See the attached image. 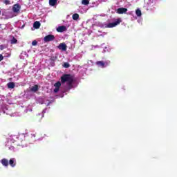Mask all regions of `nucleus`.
<instances>
[{"label": "nucleus", "instance_id": "obj_7", "mask_svg": "<svg viewBox=\"0 0 177 177\" xmlns=\"http://www.w3.org/2000/svg\"><path fill=\"white\" fill-rule=\"evenodd\" d=\"M127 12H128V9L125 8H120L117 10L118 15H124V13H127Z\"/></svg>", "mask_w": 177, "mask_h": 177}, {"label": "nucleus", "instance_id": "obj_15", "mask_svg": "<svg viewBox=\"0 0 177 177\" xmlns=\"http://www.w3.org/2000/svg\"><path fill=\"white\" fill-rule=\"evenodd\" d=\"M57 3V0H49V5L50 6H55Z\"/></svg>", "mask_w": 177, "mask_h": 177}, {"label": "nucleus", "instance_id": "obj_5", "mask_svg": "<svg viewBox=\"0 0 177 177\" xmlns=\"http://www.w3.org/2000/svg\"><path fill=\"white\" fill-rule=\"evenodd\" d=\"M95 64L98 66V67H102V68H104V67H107L109 66V62H104L103 61H97Z\"/></svg>", "mask_w": 177, "mask_h": 177}, {"label": "nucleus", "instance_id": "obj_6", "mask_svg": "<svg viewBox=\"0 0 177 177\" xmlns=\"http://www.w3.org/2000/svg\"><path fill=\"white\" fill-rule=\"evenodd\" d=\"M57 48H58V49H59V50H63L64 52L67 50V45L65 44V43L59 44V45L57 46Z\"/></svg>", "mask_w": 177, "mask_h": 177}, {"label": "nucleus", "instance_id": "obj_28", "mask_svg": "<svg viewBox=\"0 0 177 177\" xmlns=\"http://www.w3.org/2000/svg\"><path fill=\"white\" fill-rule=\"evenodd\" d=\"M24 27H26V25L24 24L22 26H21V28H24Z\"/></svg>", "mask_w": 177, "mask_h": 177}, {"label": "nucleus", "instance_id": "obj_1", "mask_svg": "<svg viewBox=\"0 0 177 177\" xmlns=\"http://www.w3.org/2000/svg\"><path fill=\"white\" fill-rule=\"evenodd\" d=\"M61 82L62 84H66V82L68 86H71L74 82V77L70 74H64L61 77Z\"/></svg>", "mask_w": 177, "mask_h": 177}, {"label": "nucleus", "instance_id": "obj_12", "mask_svg": "<svg viewBox=\"0 0 177 177\" xmlns=\"http://www.w3.org/2000/svg\"><path fill=\"white\" fill-rule=\"evenodd\" d=\"M8 88H9V89H13V88H15V86H16V85L15 84V82H10L9 83L7 84Z\"/></svg>", "mask_w": 177, "mask_h": 177}, {"label": "nucleus", "instance_id": "obj_16", "mask_svg": "<svg viewBox=\"0 0 177 177\" xmlns=\"http://www.w3.org/2000/svg\"><path fill=\"white\" fill-rule=\"evenodd\" d=\"M72 19L73 20H77L78 19H80V15H78L77 13L73 14L72 16Z\"/></svg>", "mask_w": 177, "mask_h": 177}, {"label": "nucleus", "instance_id": "obj_24", "mask_svg": "<svg viewBox=\"0 0 177 177\" xmlns=\"http://www.w3.org/2000/svg\"><path fill=\"white\" fill-rule=\"evenodd\" d=\"M38 44V41H37V40H34L32 42V45L33 46H36V45H37Z\"/></svg>", "mask_w": 177, "mask_h": 177}, {"label": "nucleus", "instance_id": "obj_2", "mask_svg": "<svg viewBox=\"0 0 177 177\" xmlns=\"http://www.w3.org/2000/svg\"><path fill=\"white\" fill-rule=\"evenodd\" d=\"M121 23L120 19H117L115 22L109 23L106 25L107 28H113V27H115L116 26H118Z\"/></svg>", "mask_w": 177, "mask_h": 177}, {"label": "nucleus", "instance_id": "obj_29", "mask_svg": "<svg viewBox=\"0 0 177 177\" xmlns=\"http://www.w3.org/2000/svg\"><path fill=\"white\" fill-rule=\"evenodd\" d=\"M0 49H1V50H3V47H1Z\"/></svg>", "mask_w": 177, "mask_h": 177}, {"label": "nucleus", "instance_id": "obj_27", "mask_svg": "<svg viewBox=\"0 0 177 177\" xmlns=\"http://www.w3.org/2000/svg\"><path fill=\"white\" fill-rule=\"evenodd\" d=\"M9 150H15V147L14 146H10L9 147Z\"/></svg>", "mask_w": 177, "mask_h": 177}, {"label": "nucleus", "instance_id": "obj_22", "mask_svg": "<svg viewBox=\"0 0 177 177\" xmlns=\"http://www.w3.org/2000/svg\"><path fill=\"white\" fill-rule=\"evenodd\" d=\"M57 59V57L56 56H52L50 58V60H51V62H56Z\"/></svg>", "mask_w": 177, "mask_h": 177}, {"label": "nucleus", "instance_id": "obj_26", "mask_svg": "<svg viewBox=\"0 0 177 177\" xmlns=\"http://www.w3.org/2000/svg\"><path fill=\"white\" fill-rule=\"evenodd\" d=\"M3 60V55L2 54L0 55V62H2Z\"/></svg>", "mask_w": 177, "mask_h": 177}, {"label": "nucleus", "instance_id": "obj_3", "mask_svg": "<svg viewBox=\"0 0 177 177\" xmlns=\"http://www.w3.org/2000/svg\"><path fill=\"white\" fill-rule=\"evenodd\" d=\"M20 9H21V6L19 3L15 4L12 6V12L14 13H20Z\"/></svg>", "mask_w": 177, "mask_h": 177}, {"label": "nucleus", "instance_id": "obj_18", "mask_svg": "<svg viewBox=\"0 0 177 177\" xmlns=\"http://www.w3.org/2000/svg\"><path fill=\"white\" fill-rule=\"evenodd\" d=\"M10 44H12V45L17 44V39L15 38V37H12V39L10 40Z\"/></svg>", "mask_w": 177, "mask_h": 177}, {"label": "nucleus", "instance_id": "obj_13", "mask_svg": "<svg viewBox=\"0 0 177 177\" xmlns=\"http://www.w3.org/2000/svg\"><path fill=\"white\" fill-rule=\"evenodd\" d=\"M37 137V133H32L29 135L30 140H35V138Z\"/></svg>", "mask_w": 177, "mask_h": 177}, {"label": "nucleus", "instance_id": "obj_9", "mask_svg": "<svg viewBox=\"0 0 177 177\" xmlns=\"http://www.w3.org/2000/svg\"><path fill=\"white\" fill-rule=\"evenodd\" d=\"M1 163L3 167H9V160L6 158H3L1 160Z\"/></svg>", "mask_w": 177, "mask_h": 177}, {"label": "nucleus", "instance_id": "obj_25", "mask_svg": "<svg viewBox=\"0 0 177 177\" xmlns=\"http://www.w3.org/2000/svg\"><path fill=\"white\" fill-rule=\"evenodd\" d=\"M60 89V88L59 87H55V88L54 89V92L55 93H57V92H59V90Z\"/></svg>", "mask_w": 177, "mask_h": 177}, {"label": "nucleus", "instance_id": "obj_19", "mask_svg": "<svg viewBox=\"0 0 177 177\" xmlns=\"http://www.w3.org/2000/svg\"><path fill=\"white\" fill-rule=\"evenodd\" d=\"M54 86H55V88H60V86H62V83H60V82H57L54 84Z\"/></svg>", "mask_w": 177, "mask_h": 177}, {"label": "nucleus", "instance_id": "obj_8", "mask_svg": "<svg viewBox=\"0 0 177 177\" xmlns=\"http://www.w3.org/2000/svg\"><path fill=\"white\" fill-rule=\"evenodd\" d=\"M57 32H64V31H67V27H66L64 26H59L57 28Z\"/></svg>", "mask_w": 177, "mask_h": 177}, {"label": "nucleus", "instance_id": "obj_30", "mask_svg": "<svg viewBox=\"0 0 177 177\" xmlns=\"http://www.w3.org/2000/svg\"><path fill=\"white\" fill-rule=\"evenodd\" d=\"M1 26H2V24H0V27H1Z\"/></svg>", "mask_w": 177, "mask_h": 177}, {"label": "nucleus", "instance_id": "obj_23", "mask_svg": "<svg viewBox=\"0 0 177 177\" xmlns=\"http://www.w3.org/2000/svg\"><path fill=\"white\" fill-rule=\"evenodd\" d=\"M63 67L65 68H68V67H70V64H68V62H65L63 65Z\"/></svg>", "mask_w": 177, "mask_h": 177}, {"label": "nucleus", "instance_id": "obj_4", "mask_svg": "<svg viewBox=\"0 0 177 177\" xmlns=\"http://www.w3.org/2000/svg\"><path fill=\"white\" fill-rule=\"evenodd\" d=\"M44 42H50L52 41H55V35H46L44 38Z\"/></svg>", "mask_w": 177, "mask_h": 177}, {"label": "nucleus", "instance_id": "obj_14", "mask_svg": "<svg viewBox=\"0 0 177 177\" xmlns=\"http://www.w3.org/2000/svg\"><path fill=\"white\" fill-rule=\"evenodd\" d=\"M38 85L35 84V86H32L30 88L31 92H38Z\"/></svg>", "mask_w": 177, "mask_h": 177}, {"label": "nucleus", "instance_id": "obj_21", "mask_svg": "<svg viewBox=\"0 0 177 177\" xmlns=\"http://www.w3.org/2000/svg\"><path fill=\"white\" fill-rule=\"evenodd\" d=\"M3 3H4L5 5H10V0H4L3 1Z\"/></svg>", "mask_w": 177, "mask_h": 177}, {"label": "nucleus", "instance_id": "obj_11", "mask_svg": "<svg viewBox=\"0 0 177 177\" xmlns=\"http://www.w3.org/2000/svg\"><path fill=\"white\" fill-rule=\"evenodd\" d=\"M39 27H41V23L38 21H35L33 24V28H36V30H38Z\"/></svg>", "mask_w": 177, "mask_h": 177}, {"label": "nucleus", "instance_id": "obj_17", "mask_svg": "<svg viewBox=\"0 0 177 177\" xmlns=\"http://www.w3.org/2000/svg\"><path fill=\"white\" fill-rule=\"evenodd\" d=\"M136 15L138 17H140V16H142V11L140 9H137L136 11Z\"/></svg>", "mask_w": 177, "mask_h": 177}, {"label": "nucleus", "instance_id": "obj_20", "mask_svg": "<svg viewBox=\"0 0 177 177\" xmlns=\"http://www.w3.org/2000/svg\"><path fill=\"white\" fill-rule=\"evenodd\" d=\"M89 3V0H82V4L87 6Z\"/></svg>", "mask_w": 177, "mask_h": 177}, {"label": "nucleus", "instance_id": "obj_10", "mask_svg": "<svg viewBox=\"0 0 177 177\" xmlns=\"http://www.w3.org/2000/svg\"><path fill=\"white\" fill-rule=\"evenodd\" d=\"M9 165L12 167V168H15V166L16 165V159L15 158H10L8 162Z\"/></svg>", "mask_w": 177, "mask_h": 177}]
</instances>
